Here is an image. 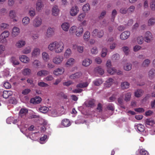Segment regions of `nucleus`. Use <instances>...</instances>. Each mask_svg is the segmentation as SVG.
Instances as JSON below:
<instances>
[{"label": "nucleus", "instance_id": "obj_1", "mask_svg": "<svg viewBox=\"0 0 155 155\" xmlns=\"http://www.w3.org/2000/svg\"><path fill=\"white\" fill-rule=\"evenodd\" d=\"M42 23V19L40 16H37L34 19L32 25L34 28H37L40 27Z\"/></svg>", "mask_w": 155, "mask_h": 155}, {"label": "nucleus", "instance_id": "obj_2", "mask_svg": "<svg viewBox=\"0 0 155 155\" xmlns=\"http://www.w3.org/2000/svg\"><path fill=\"white\" fill-rule=\"evenodd\" d=\"M9 35L10 32L8 31H5L2 32L0 35V42L2 43H7V38Z\"/></svg>", "mask_w": 155, "mask_h": 155}, {"label": "nucleus", "instance_id": "obj_3", "mask_svg": "<svg viewBox=\"0 0 155 155\" xmlns=\"http://www.w3.org/2000/svg\"><path fill=\"white\" fill-rule=\"evenodd\" d=\"M144 41L147 43H150L153 40V37L152 33L150 31L146 32L144 35Z\"/></svg>", "mask_w": 155, "mask_h": 155}, {"label": "nucleus", "instance_id": "obj_4", "mask_svg": "<svg viewBox=\"0 0 155 155\" xmlns=\"http://www.w3.org/2000/svg\"><path fill=\"white\" fill-rule=\"evenodd\" d=\"M63 58L62 56L57 55L54 57L52 59V62L54 64L59 65L62 62Z\"/></svg>", "mask_w": 155, "mask_h": 155}, {"label": "nucleus", "instance_id": "obj_5", "mask_svg": "<svg viewBox=\"0 0 155 155\" xmlns=\"http://www.w3.org/2000/svg\"><path fill=\"white\" fill-rule=\"evenodd\" d=\"M64 45L61 42H58L55 51L56 53H60L62 52L64 49Z\"/></svg>", "mask_w": 155, "mask_h": 155}, {"label": "nucleus", "instance_id": "obj_6", "mask_svg": "<svg viewBox=\"0 0 155 155\" xmlns=\"http://www.w3.org/2000/svg\"><path fill=\"white\" fill-rule=\"evenodd\" d=\"M60 10L58 6L57 5H54L51 9L52 15L54 16H58L60 13Z\"/></svg>", "mask_w": 155, "mask_h": 155}, {"label": "nucleus", "instance_id": "obj_7", "mask_svg": "<svg viewBox=\"0 0 155 155\" xmlns=\"http://www.w3.org/2000/svg\"><path fill=\"white\" fill-rule=\"evenodd\" d=\"M34 127V126L33 125H31L28 129L26 128V127H25L24 128L20 129V130L22 133L25 134L27 137H28V134L31 133L30 131L32 130L33 129Z\"/></svg>", "mask_w": 155, "mask_h": 155}, {"label": "nucleus", "instance_id": "obj_8", "mask_svg": "<svg viewBox=\"0 0 155 155\" xmlns=\"http://www.w3.org/2000/svg\"><path fill=\"white\" fill-rule=\"evenodd\" d=\"M9 16L11 18L13 19L14 22H17L18 20V19L16 18L17 16V13L15 10H10L9 13Z\"/></svg>", "mask_w": 155, "mask_h": 155}, {"label": "nucleus", "instance_id": "obj_9", "mask_svg": "<svg viewBox=\"0 0 155 155\" xmlns=\"http://www.w3.org/2000/svg\"><path fill=\"white\" fill-rule=\"evenodd\" d=\"M41 50L39 48L35 47L31 53V56L33 58H37L40 54Z\"/></svg>", "mask_w": 155, "mask_h": 155}, {"label": "nucleus", "instance_id": "obj_10", "mask_svg": "<svg viewBox=\"0 0 155 155\" xmlns=\"http://www.w3.org/2000/svg\"><path fill=\"white\" fill-rule=\"evenodd\" d=\"M55 29L54 28L49 27L47 29L45 36L46 37L49 38L53 36L54 34Z\"/></svg>", "mask_w": 155, "mask_h": 155}, {"label": "nucleus", "instance_id": "obj_11", "mask_svg": "<svg viewBox=\"0 0 155 155\" xmlns=\"http://www.w3.org/2000/svg\"><path fill=\"white\" fill-rule=\"evenodd\" d=\"M58 42L55 41L51 42L48 45V49L51 51L55 52Z\"/></svg>", "mask_w": 155, "mask_h": 155}, {"label": "nucleus", "instance_id": "obj_12", "mask_svg": "<svg viewBox=\"0 0 155 155\" xmlns=\"http://www.w3.org/2000/svg\"><path fill=\"white\" fill-rule=\"evenodd\" d=\"M79 9L76 6H74L72 7L70 11V15L72 16L76 15L78 13Z\"/></svg>", "mask_w": 155, "mask_h": 155}, {"label": "nucleus", "instance_id": "obj_13", "mask_svg": "<svg viewBox=\"0 0 155 155\" xmlns=\"http://www.w3.org/2000/svg\"><path fill=\"white\" fill-rule=\"evenodd\" d=\"M19 58L21 62L25 64L29 63L30 61V58L25 55H20Z\"/></svg>", "mask_w": 155, "mask_h": 155}, {"label": "nucleus", "instance_id": "obj_14", "mask_svg": "<svg viewBox=\"0 0 155 155\" xmlns=\"http://www.w3.org/2000/svg\"><path fill=\"white\" fill-rule=\"evenodd\" d=\"M48 113L49 115L52 117H56L61 115L55 108H53L50 110Z\"/></svg>", "mask_w": 155, "mask_h": 155}, {"label": "nucleus", "instance_id": "obj_15", "mask_svg": "<svg viewBox=\"0 0 155 155\" xmlns=\"http://www.w3.org/2000/svg\"><path fill=\"white\" fill-rule=\"evenodd\" d=\"M64 71V69L62 68H58L53 71V74L56 76L62 74Z\"/></svg>", "mask_w": 155, "mask_h": 155}, {"label": "nucleus", "instance_id": "obj_16", "mask_svg": "<svg viewBox=\"0 0 155 155\" xmlns=\"http://www.w3.org/2000/svg\"><path fill=\"white\" fill-rule=\"evenodd\" d=\"M28 112V110L26 108L21 109L19 113V118H22L25 119L26 115Z\"/></svg>", "mask_w": 155, "mask_h": 155}, {"label": "nucleus", "instance_id": "obj_17", "mask_svg": "<svg viewBox=\"0 0 155 155\" xmlns=\"http://www.w3.org/2000/svg\"><path fill=\"white\" fill-rule=\"evenodd\" d=\"M25 44L26 42L24 40L20 39L16 42L15 45L17 48H20L24 47Z\"/></svg>", "mask_w": 155, "mask_h": 155}, {"label": "nucleus", "instance_id": "obj_18", "mask_svg": "<svg viewBox=\"0 0 155 155\" xmlns=\"http://www.w3.org/2000/svg\"><path fill=\"white\" fill-rule=\"evenodd\" d=\"M44 5L41 0H38L36 4V9L38 11H41L43 8Z\"/></svg>", "mask_w": 155, "mask_h": 155}, {"label": "nucleus", "instance_id": "obj_19", "mask_svg": "<svg viewBox=\"0 0 155 155\" xmlns=\"http://www.w3.org/2000/svg\"><path fill=\"white\" fill-rule=\"evenodd\" d=\"M83 28L82 26H80L77 27L75 33L76 36L78 37H81L83 33Z\"/></svg>", "mask_w": 155, "mask_h": 155}, {"label": "nucleus", "instance_id": "obj_20", "mask_svg": "<svg viewBox=\"0 0 155 155\" xmlns=\"http://www.w3.org/2000/svg\"><path fill=\"white\" fill-rule=\"evenodd\" d=\"M130 32L129 31H126L122 32L120 35V38L122 40L127 39L130 36Z\"/></svg>", "mask_w": 155, "mask_h": 155}, {"label": "nucleus", "instance_id": "obj_21", "mask_svg": "<svg viewBox=\"0 0 155 155\" xmlns=\"http://www.w3.org/2000/svg\"><path fill=\"white\" fill-rule=\"evenodd\" d=\"M20 32V29L18 27H14L12 30V35L14 37L18 36Z\"/></svg>", "mask_w": 155, "mask_h": 155}, {"label": "nucleus", "instance_id": "obj_22", "mask_svg": "<svg viewBox=\"0 0 155 155\" xmlns=\"http://www.w3.org/2000/svg\"><path fill=\"white\" fill-rule=\"evenodd\" d=\"M30 22V19L28 16H25L23 18L22 20V24L23 25L26 26L29 25Z\"/></svg>", "mask_w": 155, "mask_h": 155}, {"label": "nucleus", "instance_id": "obj_23", "mask_svg": "<svg viewBox=\"0 0 155 155\" xmlns=\"http://www.w3.org/2000/svg\"><path fill=\"white\" fill-rule=\"evenodd\" d=\"M114 82V80L110 78L107 79L104 83V86L106 87H109Z\"/></svg>", "mask_w": 155, "mask_h": 155}, {"label": "nucleus", "instance_id": "obj_24", "mask_svg": "<svg viewBox=\"0 0 155 155\" xmlns=\"http://www.w3.org/2000/svg\"><path fill=\"white\" fill-rule=\"evenodd\" d=\"M82 74L81 72H78L70 75L69 78L71 79H76L79 78L82 76Z\"/></svg>", "mask_w": 155, "mask_h": 155}, {"label": "nucleus", "instance_id": "obj_25", "mask_svg": "<svg viewBox=\"0 0 155 155\" xmlns=\"http://www.w3.org/2000/svg\"><path fill=\"white\" fill-rule=\"evenodd\" d=\"M49 74V72L45 70H42L38 71L37 73V75L38 76H46Z\"/></svg>", "mask_w": 155, "mask_h": 155}, {"label": "nucleus", "instance_id": "obj_26", "mask_svg": "<svg viewBox=\"0 0 155 155\" xmlns=\"http://www.w3.org/2000/svg\"><path fill=\"white\" fill-rule=\"evenodd\" d=\"M42 57L43 61L46 62L48 61L50 59L49 55L46 52H43L42 53Z\"/></svg>", "mask_w": 155, "mask_h": 155}, {"label": "nucleus", "instance_id": "obj_27", "mask_svg": "<svg viewBox=\"0 0 155 155\" xmlns=\"http://www.w3.org/2000/svg\"><path fill=\"white\" fill-rule=\"evenodd\" d=\"M13 94V92L11 91H5L3 92L2 96L3 98L7 99Z\"/></svg>", "mask_w": 155, "mask_h": 155}, {"label": "nucleus", "instance_id": "obj_28", "mask_svg": "<svg viewBox=\"0 0 155 155\" xmlns=\"http://www.w3.org/2000/svg\"><path fill=\"white\" fill-rule=\"evenodd\" d=\"M41 101V98L38 97H35L32 98L30 102L31 103L33 104H39L40 103Z\"/></svg>", "mask_w": 155, "mask_h": 155}, {"label": "nucleus", "instance_id": "obj_29", "mask_svg": "<svg viewBox=\"0 0 155 155\" xmlns=\"http://www.w3.org/2000/svg\"><path fill=\"white\" fill-rule=\"evenodd\" d=\"M151 61L150 59L146 58L143 62L142 64V66L143 67H147L149 66Z\"/></svg>", "mask_w": 155, "mask_h": 155}, {"label": "nucleus", "instance_id": "obj_30", "mask_svg": "<svg viewBox=\"0 0 155 155\" xmlns=\"http://www.w3.org/2000/svg\"><path fill=\"white\" fill-rule=\"evenodd\" d=\"M134 127L135 129H137L138 131L140 132H143L145 130L144 126L141 124L135 125Z\"/></svg>", "mask_w": 155, "mask_h": 155}, {"label": "nucleus", "instance_id": "obj_31", "mask_svg": "<svg viewBox=\"0 0 155 155\" xmlns=\"http://www.w3.org/2000/svg\"><path fill=\"white\" fill-rule=\"evenodd\" d=\"M95 101L94 99H91L85 102L86 106L88 107H92L94 105Z\"/></svg>", "mask_w": 155, "mask_h": 155}, {"label": "nucleus", "instance_id": "obj_32", "mask_svg": "<svg viewBox=\"0 0 155 155\" xmlns=\"http://www.w3.org/2000/svg\"><path fill=\"white\" fill-rule=\"evenodd\" d=\"M155 124V121L151 119H147L146 120L145 122V125L147 127V126H152Z\"/></svg>", "mask_w": 155, "mask_h": 155}, {"label": "nucleus", "instance_id": "obj_33", "mask_svg": "<svg viewBox=\"0 0 155 155\" xmlns=\"http://www.w3.org/2000/svg\"><path fill=\"white\" fill-rule=\"evenodd\" d=\"M143 91L141 89H138L136 90L134 92V95L137 97H141L143 94Z\"/></svg>", "mask_w": 155, "mask_h": 155}, {"label": "nucleus", "instance_id": "obj_34", "mask_svg": "<svg viewBox=\"0 0 155 155\" xmlns=\"http://www.w3.org/2000/svg\"><path fill=\"white\" fill-rule=\"evenodd\" d=\"M10 61L14 65H18L19 64V62L17 58L15 57H12L10 59Z\"/></svg>", "mask_w": 155, "mask_h": 155}, {"label": "nucleus", "instance_id": "obj_35", "mask_svg": "<svg viewBox=\"0 0 155 155\" xmlns=\"http://www.w3.org/2000/svg\"><path fill=\"white\" fill-rule=\"evenodd\" d=\"M92 63V61L90 59H85L82 62V64L83 66L87 67L89 65Z\"/></svg>", "mask_w": 155, "mask_h": 155}, {"label": "nucleus", "instance_id": "obj_36", "mask_svg": "<svg viewBox=\"0 0 155 155\" xmlns=\"http://www.w3.org/2000/svg\"><path fill=\"white\" fill-rule=\"evenodd\" d=\"M155 76V70L153 69H151L148 72V76L150 79L154 78Z\"/></svg>", "mask_w": 155, "mask_h": 155}, {"label": "nucleus", "instance_id": "obj_37", "mask_svg": "<svg viewBox=\"0 0 155 155\" xmlns=\"http://www.w3.org/2000/svg\"><path fill=\"white\" fill-rule=\"evenodd\" d=\"M31 46H28L22 50V52L24 54H28L31 52Z\"/></svg>", "mask_w": 155, "mask_h": 155}, {"label": "nucleus", "instance_id": "obj_38", "mask_svg": "<svg viewBox=\"0 0 155 155\" xmlns=\"http://www.w3.org/2000/svg\"><path fill=\"white\" fill-rule=\"evenodd\" d=\"M155 24V18L151 17L147 21V25L148 26H152Z\"/></svg>", "mask_w": 155, "mask_h": 155}, {"label": "nucleus", "instance_id": "obj_39", "mask_svg": "<svg viewBox=\"0 0 155 155\" xmlns=\"http://www.w3.org/2000/svg\"><path fill=\"white\" fill-rule=\"evenodd\" d=\"M90 82L87 81L85 82L81 83L77 85L76 87H77L80 88H84L87 87L89 83Z\"/></svg>", "mask_w": 155, "mask_h": 155}, {"label": "nucleus", "instance_id": "obj_40", "mask_svg": "<svg viewBox=\"0 0 155 155\" xmlns=\"http://www.w3.org/2000/svg\"><path fill=\"white\" fill-rule=\"evenodd\" d=\"M17 120L15 119L14 118L12 117H10L8 118L6 120V122L8 124H11V123H12L14 124H15L17 123Z\"/></svg>", "mask_w": 155, "mask_h": 155}, {"label": "nucleus", "instance_id": "obj_41", "mask_svg": "<svg viewBox=\"0 0 155 155\" xmlns=\"http://www.w3.org/2000/svg\"><path fill=\"white\" fill-rule=\"evenodd\" d=\"M48 137L46 135H44L43 137H41L40 139V143L43 144L46 143L47 141Z\"/></svg>", "mask_w": 155, "mask_h": 155}, {"label": "nucleus", "instance_id": "obj_42", "mask_svg": "<svg viewBox=\"0 0 155 155\" xmlns=\"http://www.w3.org/2000/svg\"><path fill=\"white\" fill-rule=\"evenodd\" d=\"M135 7L133 5L130 6L128 8H127V13L128 14H132L133 13L135 10Z\"/></svg>", "mask_w": 155, "mask_h": 155}, {"label": "nucleus", "instance_id": "obj_43", "mask_svg": "<svg viewBox=\"0 0 155 155\" xmlns=\"http://www.w3.org/2000/svg\"><path fill=\"white\" fill-rule=\"evenodd\" d=\"M31 73V71L29 68H25L22 71V73L24 75H28Z\"/></svg>", "mask_w": 155, "mask_h": 155}, {"label": "nucleus", "instance_id": "obj_44", "mask_svg": "<svg viewBox=\"0 0 155 155\" xmlns=\"http://www.w3.org/2000/svg\"><path fill=\"white\" fill-rule=\"evenodd\" d=\"M122 49L125 55H127L129 54L130 49L129 47L127 46H124L122 47Z\"/></svg>", "mask_w": 155, "mask_h": 155}, {"label": "nucleus", "instance_id": "obj_45", "mask_svg": "<svg viewBox=\"0 0 155 155\" xmlns=\"http://www.w3.org/2000/svg\"><path fill=\"white\" fill-rule=\"evenodd\" d=\"M117 12L116 9H114L112 11L111 14V21H114L115 18L117 15Z\"/></svg>", "mask_w": 155, "mask_h": 155}, {"label": "nucleus", "instance_id": "obj_46", "mask_svg": "<svg viewBox=\"0 0 155 155\" xmlns=\"http://www.w3.org/2000/svg\"><path fill=\"white\" fill-rule=\"evenodd\" d=\"M130 84L127 82L125 81L121 83V87L123 89H126L129 88Z\"/></svg>", "mask_w": 155, "mask_h": 155}, {"label": "nucleus", "instance_id": "obj_47", "mask_svg": "<svg viewBox=\"0 0 155 155\" xmlns=\"http://www.w3.org/2000/svg\"><path fill=\"white\" fill-rule=\"evenodd\" d=\"M39 110L41 112L45 113L48 111L49 108L45 106L41 107L39 108Z\"/></svg>", "mask_w": 155, "mask_h": 155}, {"label": "nucleus", "instance_id": "obj_48", "mask_svg": "<svg viewBox=\"0 0 155 155\" xmlns=\"http://www.w3.org/2000/svg\"><path fill=\"white\" fill-rule=\"evenodd\" d=\"M132 68V64L130 63H127L124 65V69L126 71H129Z\"/></svg>", "mask_w": 155, "mask_h": 155}, {"label": "nucleus", "instance_id": "obj_49", "mask_svg": "<svg viewBox=\"0 0 155 155\" xmlns=\"http://www.w3.org/2000/svg\"><path fill=\"white\" fill-rule=\"evenodd\" d=\"M38 134V133L36 132L35 133H34L32 134L31 133L28 134V137H29L31 140H35L37 139L36 135Z\"/></svg>", "mask_w": 155, "mask_h": 155}, {"label": "nucleus", "instance_id": "obj_50", "mask_svg": "<svg viewBox=\"0 0 155 155\" xmlns=\"http://www.w3.org/2000/svg\"><path fill=\"white\" fill-rule=\"evenodd\" d=\"M91 53L94 55H96L98 52V48L96 46L93 47L90 50Z\"/></svg>", "mask_w": 155, "mask_h": 155}, {"label": "nucleus", "instance_id": "obj_51", "mask_svg": "<svg viewBox=\"0 0 155 155\" xmlns=\"http://www.w3.org/2000/svg\"><path fill=\"white\" fill-rule=\"evenodd\" d=\"M83 10L85 12H87L90 9V5L88 3L85 4L83 7Z\"/></svg>", "mask_w": 155, "mask_h": 155}, {"label": "nucleus", "instance_id": "obj_52", "mask_svg": "<svg viewBox=\"0 0 155 155\" xmlns=\"http://www.w3.org/2000/svg\"><path fill=\"white\" fill-rule=\"evenodd\" d=\"M38 84L39 86L42 87H46L49 86L48 84L42 81H38Z\"/></svg>", "mask_w": 155, "mask_h": 155}, {"label": "nucleus", "instance_id": "obj_53", "mask_svg": "<svg viewBox=\"0 0 155 155\" xmlns=\"http://www.w3.org/2000/svg\"><path fill=\"white\" fill-rule=\"evenodd\" d=\"M54 79V78L52 75H50L44 78V80L45 81L48 82L52 81Z\"/></svg>", "mask_w": 155, "mask_h": 155}, {"label": "nucleus", "instance_id": "obj_54", "mask_svg": "<svg viewBox=\"0 0 155 155\" xmlns=\"http://www.w3.org/2000/svg\"><path fill=\"white\" fill-rule=\"evenodd\" d=\"M5 47L2 45H0V57H3L4 56L3 54L4 51L5 50Z\"/></svg>", "mask_w": 155, "mask_h": 155}, {"label": "nucleus", "instance_id": "obj_55", "mask_svg": "<svg viewBox=\"0 0 155 155\" xmlns=\"http://www.w3.org/2000/svg\"><path fill=\"white\" fill-rule=\"evenodd\" d=\"M103 82V81L101 79H96L93 82L94 84L97 86H99L100 84H102Z\"/></svg>", "mask_w": 155, "mask_h": 155}, {"label": "nucleus", "instance_id": "obj_56", "mask_svg": "<svg viewBox=\"0 0 155 155\" xmlns=\"http://www.w3.org/2000/svg\"><path fill=\"white\" fill-rule=\"evenodd\" d=\"M90 34L89 31H86L84 35V39L87 41L90 37Z\"/></svg>", "mask_w": 155, "mask_h": 155}, {"label": "nucleus", "instance_id": "obj_57", "mask_svg": "<svg viewBox=\"0 0 155 155\" xmlns=\"http://www.w3.org/2000/svg\"><path fill=\"white\" fill-rule=\"evenodd\" d=\"M131 94L130 92H128L126 94L124 100L126 101H128L130 100Z\"/></svg>", "mask_w": 155, "mask_h": 155}, {"label": "nucleus", "instance_id": "obj_58", "mask_svg": "<svg viewBox=\"0 0 155 155\" xmlns=\"http://www.w3.org/2000/svg\"><path fill=\"white\" fill-rule=\"evenodd\" d=\"M150 7L152 10L155 11V0H151L150 3Z\"/></svg>", "mask_w": 155, "mask_h": 155}, {"label": "nucleus", "instance_id": "obj_59", "mask_svg": "<svg viewBox=\"0 0 155 155\" xmlns=\"http://www.w3.org/2000/svg\"><path fill=\"white\" fill-rule=\"evenodd\" d=\"M68 126V120L67 119H63L61 121V127H66Z\"/></svg>", "mask_w": 155, "mask_h": 155}, {"label": "nucleus", "instance_id": "obj_60", "mask_svg": "<svg viewBox=\"0 0 155 155\" xmlns=\"http://www.w3.org/2000/svg\"><path fill=\"white\" fill-rule=\"evenodd\" d=\"M33 64L35 67L38 68L41 64L40 61L37 59L35 60L33 62Z\"/></svg>", "mask_w": 155, "mask_h": 155}, {"label": "nucleus", "instance_id": "obj_61", "mask_svg": "<svg viewBox=\"0 0 155 155\" xmlns=\"http://www.w3.org/2000/svg\"><path fill=\"white\" fill-rule=\"evenodd\" d=\"M61 27L63 31H68V23L67 22L63 23L61 25Z\"/></svg>", "mask_w": 155, "mask_h": 155}, {"label": "nucleus", "instance_id": "obj_62", "mask_svg": "<svg viewBox=\"0 0 155 155\" xmlns=\"http://www.w3.org/2000/svg\"><path fill=\"white\" fill-rule=\"evenodd\" d=\"M144 40V37L142 36H140L137 37V41L138 44L141 45L143 43Z\"/></svg>", "mask_w": 155, "mask_h": 155}, {"label": "nucleus", "instance_id": "obj_63", "mask_svg": "<svg viewBox=\"0 0 155 155\" xmlns=\"http://www.w3.org/2000/svg\"><path fill=\"white\" fill-rule=\"evenodd\" d=\"M108 72L111 74H114L116 72V69L114 68H109L107 69Z\"/></svg>", "mask_w": 155, "mask_h": 155}, {"label": "nucleus", "instance_id": "obj_64", "mask_svg": "<svg viewBox=\"0 0 155 155\" xmlns=\"http://www.w3.org/2000/svg\"><path fill=\"white\" fill-rule=\"evenodd\" d=\"M119 12L121 14L125 15L127 13V8L125 7H122L120 9Z\"/></svg>", "mask_w": 155, "mask_h": 155}]
</instances>
